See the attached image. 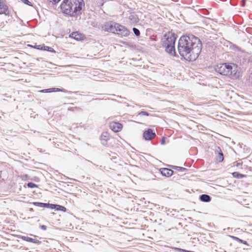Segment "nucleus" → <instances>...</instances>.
Wrapping results in <instances>:
<instances>
[{
    "instance_id": "nucleus-1",
    "label": "nucleus",
    "mask_w": 252,
    "mask_h": 252,
    "mask_svg": "<svg viewBox=\"0 0 252 252\" xmlns=\"http://www.w3.org/2000/svg\"><path fill=\"white\" fill-rule=\"evenodd\" d=\"M202 49L200 39L192 34H186L178 40L177 50L184 60L188 62L195 61L199 56Z\"/></svg>"
},
{
    "instance_id": "nucleus-2",
    "label": "nucleus",
    "mask_w": 252,
    "mask_h": 252,
    "mask_svg": "<svg viewBox=\"0 0 252 252\" xmlns=\"http://www.w3.org/2000/svg\"><path fill=\"white\" fill-rule=\"evenodd\" d=\"M84 6V0H63L60 8L63 14L71 17L77 18L82 14Z\"/></svg>"
},
{
    "instance_id": "nucleus-3",
    "label": "nucleus",
    "mask_w": 252,
    "mask_h": 252,
    "mask_svg": "<svg viewBox=\"0 0 252 252\" xmlns=\"http://www.w3.org/2000/svg\"><path fill=\"white\" fill-rule=\"evenodd\" d=\"M240 67L238 65L232 63H225L217 64L215 70L219 74L227 76L232 79H239L240 77Z\"/></svg>"
},
{
    "instance_id": "nucleus-4",
    "label": "nucleus",
    "mask_w": 252,
    "mask_h": 252,
    "mask_svg": "<svg viewBox=\"0 0 252 252\" xmlns=\"http://www.w3.org/2000/svg\"><path fill=\"white\" fill-rule=\"evenodd\" d=\"M163 37L165 38V39L163 38L161 39L162 46H164L165 43V44L170 45L175 44L177 35L174 32H168L164 34Z\"/></svg>"
},
{
    "instance_id": "nucleus-5",
    "label": "nucleus",
    "mask_w": 252,
    "mask_h": 252,
    "mask_svg": "<svg viewBox=\"0 0 252 252\" xmlns=\"http://www.w3.org/2000/svg\"><path fill=\"white\" fill-rule=\"evenodd\" d=\"M163 37L165 38V39L163 38L161 39L162 46H164L165 43V44L170 45L175 44L177 35L174 32H168L164 34Z\"/></svg>"
},
{
    "instance_id": "nucleus-6",
    "label": "nucleus",
    "mask_w": 252,
    "mask_h": 252,
    "mask_svg": "<svg viewBox=\"0 0 252 252\" xmlns=\"http://www.w3.org/2000/svg\"><path fill=\"white\" fill-rule=\"evenodd\" d=\"M118 24L112 21L106 22L101 26V30L115 34L116 31H117L116 27Z\"/></svg>"
},
{
    "instance_id": "nucleus-7",
    "label": "nucleus",
    "mask_w": 252,
    "mask_h": 252,
    "mask_svg": "<svg viewBox=\"0 0 252 252\" xmlns=\"http://www.w3.org/2000/svg\"><path fill=\"white\" fill-rule=\"evenodd\" d=\"M116 30L115 34L121 35L123 36H127L130 33V31L127 28L119 23L116 27Z\"/></svg>"
},
{
    "instance_id": "nucleus-8",
    "label": "nucleus",
    "mask_w": 252,
    "mask_h": 252,
    "mask_svg": "<svg viewBox=\"0 0 252 252\" xmlns=\"http://www.w3.org/2000/svg\"><path fill=\"white\" fill-rule=\"evenodd\" d=\"M156 136L154 130L150 128L146 129L143 133V138L145 141H151Z\"/></svg>"
},
{
    "instance_id": "nucleus-9",
    "label": "nucleus",
    "mask_w": 252,
    "mask_h": 252,
    "mask_svg": "<svg viewBox=\"0 0 252 252\" xmlns=\"http://www.w3.org/2000/svg\"><path fill=\"white\" fill-rule=\"evenodd\" d=\"M162 47L165 48V51L170 55L173 57H179L176 54L175 45L165 44V43L164 46H162Z\"/></svg>"
},
{
    "instance_id": "nucleus-10",
    "label": "nucleus",
    "mask_w": 252,
    "mask_h": 252,
    "mask_svg": "<svg viewBox=\"0 0 252 252\" xmlns=\"http://www.w3.org/2000/svg\"><path fill=\"white\" fill-rule=\"evenodd\" d=\"M29 46L39 50L46 51L51 53H56L55 50L52 47L45 46L44 44L34 46L29 45Z\"/></svg>"
},
{
    "instance_id": "nucleus-11",
    "label": "nucleus",
    "mask_w": 252,
    "mask_h": 252,
    "mask_svg": "<svg viewBox=\"0 0 252 252\" xmlns=\"http://www.w3.org/2000/svg\"><path fill=\"white\" fill-rule=\"evenodd\" d=\"M110 128L115 132L121 131L123 128V125L119 122H113L110 123Z\"/></svg>"
},
{
    "instance_id": "nucleus-12",
    "label": "nucleus",
    "mask_w": 252,
    "mask_h": 252,
    "mask_svg": "<svg viewBox=\"0 0 252 252\" xmlns=\"http://www.w3.org/2000/svg\"><path fill=\"white\" fill-rule=\"evenodd\" d=\"M226 42L227 43V47L229 48V50L233 51L234 52H244L243 49L236 44H235L229 41H227Z\"/></svg>"
},
{
    "instance_id": "nucleus-13",
    "label": "nucleus",
    "mask_w": 252,
    "mask_h": 252,
    "mask_svg": "<svg viewBox=\"0 0 252 252\" xmlns=\"http://www.w3.org/2000/svg\"><path fill=\"white\" fill-rule=\"evenodd\" d=\"M159 171L163 176L166 177H171L174 173L173 170L167 168H161L159 169Z\"/></svg>"
},
{
    "instance_id": "nucleus-14",
    "label": "nucleus",
    "mask_w": 252,
    "mask_h": 252,
    "mask_svg": "<svg viewBox=\"0 0 252 252\" xmlns=\"http://www.w3.org/2000/svg\"><path fill=\"white\" fill-rule=\"evenodd\" d=\"M8 14V6L5 4L3 0H0V14H5L7 15Z\"/></svg>"
},
{
    "instance_id": "nucleus-15",
    "label": "nucleus",
    "mask_w": 252,
    "mask_h": 252,
    "mask_svg": "<svg viewBox=\"0 0 252 252\" xmlns=\"http://www.w3.org/2000/svg\"><path fill=\"white\" fill-rule=\"evenodd\" d=\"M215 154L217 155L216 160L218 162H221L224 159L223 154L220 147H218L215 151Z\"/></svg>"
},
{
    "instance_id": "nucleus-16",
    "label": "nucleus",
    "mask_w": 252,
    "mask_h": 252,
    "mask_svg": "<svg viewBox=\"0 0 252 252\" xmlns=\"http://www.w3.org/2000/svg\"><path fill=\"white\" fill-rule=\"evenodd\" d=\"M109 139V134L107 132H103L100 136L101 143L103 146L107 145V141Z\"/></svg>"
},
{
    "instance_id": "nucleus-17",
    "label": "nucleus",
    "mask_w": 252,
    "mask_h": 252,
    "mask_svg": "<svg viewBox=\"0 0 252 252\" xmlns=\"http://www.w3.org/2000/svg\"><path fill=\"white\" fill-rule=\"evenodd\" d=\"M50 209L63 212H65L67 211L66 208L64 206L56 204H50Z\"/></svg>"
},
{
    "instance_id": "nucleus-18",
    "label": "nucleus",
    "mask_w": 252,
    "mask_h": 252,
    "mask_svg": "<svg viewBox=\"0 0 252 252\" xmlns=\"http://www.w3.org/2000/svg\"><path fill=\"white\" fill-rule=\"evenodd\" d=\"M128 19L130 21L131 23L133 25H135L139 22V19L138 16L136 14V13L133 12H131L128 17Z\"/></svg>"
},
{
    "instance_id": "nucleus-19",
    "label": "nucleus",
    "mask_w": 252,
    "mask_h": 252,
    "mask_svg": "<svg viewBox=\"0 0 252 252\" xmlns=\"http://www.w3.org/2000/svg\"><path fill=\"white\" fill-rule=\"evenodd\" d=\"M20 238L21 239H22L23 240L30 242V243L37 244H39L41 243V242L40 241H39L38 240L33 239V238H31L28 236H20Z\"/></svg>"
},
{
    "instance_id": "nucleus-20",
    "label": "nucleus",
    "mask_w": 252,
    "mask_h": 252,
    "mask_svg": "<svg viewBox=\"0 0 252 252\" xmlns=\"http://www.w3.org/2000/svg\"><path fill=\"white\" fill-rule=\"evenodd\" d=\"M234 61L236 62L235 63L237 64L239 67V66H241L244 64L246 62V59L241 55H237L235 56Z\"/></svg>"
},
{
    "instance_id": "nucleus-21",
    "label": "nucleus",
    "mask_w": 252,
    "mask_h": 252,
    "mask_svg": "<svg viewBox=\"0 0 252 252\" xmlns=\"http://www.w3.org/2000/svg\"><path fill=\"white\" fill-rule=\"evenodd\" d=\"M63 91L61 88H50L49 89H46L40 90L39 92L42 93H53V92H61Z\"/></svg>"
},
{
    "instance_id": "nucleus-22",
    "label": "nucleus",
    "mask_w": 252,
    "mask_h": 252,
    "mask_svg": "<svg viewBox=\"0 0 252 252\" xmlns=\"http://www.w3.org/2000/svg\"><path fill=\"white\" fill-rule=\"evenodd\" d=\"M199 200L203 202H209L211 200V197L207 194H202L199 196Z\"/></svg>"
},
{
    "instance_id": "nucleus-23",
    "label": "nucleus",
    "mask_w": 252,
    "mask_h": 252,
    "mask_svg": "<svg viewBox=\"0 0 252 252\" xmlns=\"http://www.w3.org/2000/svg\"><path fill=\"white\" fill-rule=\"evenodd\" d=\"M34 206L41 207L50 208V203H42L39 202H33L32 203Z\"/></svg>"
},
{
    "instance_id": "nucleus-24",
    "label": "nucleus",
    "mask_w": 252,
    "mask_h": 252,
    "mask_svg": "<svg viewBox=\"0 0 252 252\" xmlns=\"http://www.w3.org/2000/svg\"><path fill=\"white\" fill-rule=\"evenodd\" d=\"M168 166L173 169L176 170H177L179 172H185L188 170V169H187L185 167H180V166H175V165H168Z\"/></svg>"
},
{
    "instance_id": "nucleus-25",
    "label": "nucleus",
    "mask_w": 252,
    "mask_h": 252,
    "mask_svg": "<svg viewBox=\"0 0 252 252\" xmlns=\"http://www.w3.org/2000/svg\"><path fill=\"white\" fill-rule=\"evenodd\" d=\"M232 175L234 178L237 179H242L247 177L246 175L241 174L238 172H234L232 173Z\"/></svg>"
},
{
    "instance_id": "nucleus-26",
    "label": "nucleus",
    "mask_w": 252,
    "mask_h": 252,
    "mask_svg": "<svg viewBox=\"0 0 252 252\" xmlns=\"http://www.w3.org/2000/svg\"><path fill=\"white\" fill-rule=\"evenodd\" d=\"M229 237H230L231 238H232L233 240L240 243H242V244H244L245 245H246L247 246H249V245L247 243V242L246 241H244V240H243L241 239H240L239 238L237 237H236V236H231V235H229Z\"/></svg>"
},
{
    "instance_id": "nucleus-27",
    "label": "nucleus",
    "mask_w": 252,
    "mask_h": 252,
    "mask_svg": "<svg viewBox=\"0 0 252 252\" xmlns=\"http://www.w3.org/2000/svg\"><path fill=\"white\" fill-rule=\"evenodd\" d=\"M169 248L171 249L169 250L170 251L175 250L180 252H194L193 251L186 250L185 249L174 247H169Z\"/></svg>"
},
{
    "instance_id": "nucleus-28",
    "label": "nucleus",
    "mask_w": 252,
    "mask_h": 252,
    "mask_svg": "<svg viewBox=\"0 0 252 252\" xmlns=\"http://www.w3.org/2000/svg\"><path fill=\"white\" fill-rule=\"evenodd\" d=\"M76 40L79 41L83 39L84 37V35L82 33H81L79 32H76Z\"/></svg>"
},
{
    "instance_id": "nucleus-29",
    "label": "nucleus",
    "mask_w": 252,
    "mask_h": 252,
    "mask_svg": "<svg viewBox=\"0 0 252 252\" xmlns=\"http://www.w3.org/2000/svg\"><path fill=\"white\" fill-rule=\"evenodd\" d=\"M61 90L63 91H61L62 92L65 93H67V94H80V92H79V91L71 92V91H67V90H65V89H63V88H62V89H61Z\"/></svg>"
},
{
    "instance_id": "nucleus-30",
    "label": "nucleus",
    "mask_w": 252,
    "mask_h": 252,
    "mask_svg": "<svg viewBox=\"0 0 252 252\" xmlns=\"http://www.w3.org/2000/svg\"><path fill=\"white\" fill-rule=\"evenodd\" d=\"M69 111L74 112L75 111H81L82 110V108L78 107H69L67 109Z\"/></svg>"
},
{
    "instance_id": "nucleus-31",
    "label": "nucleus",
    "mask_w": 252,
    "mask_h": 252,
    "mask_svg": "<svg viewBox=\"0 0 252 252\" xmlns=\"http://www.w3.org/2000/svg\"><path fill=\"white\" fill-rule=\"evenodd\" d=\"M141 115L149 116L151 115L148 112L145 111L144 110H142L138 113L137 116H141Z\"/></svg>"
},
{
    "instance_id": "nucleus-32",
    "label": "nucleus",
    "mask_w": 252,
    "mask_h": 252,
    "mask_svg": "<svg viewBox=\"0 0 252 252\" xmlns=\"http://www.w3.org/2000/svg\"><path fill=\"white\" fill-rule=\"evenodd\" d=\"M132 31L136 37H139L140 35V31L136 28H133Z\"/></svg>"
},
{
    "instance_id": "nucleus-33",
    "label": "nucleus",
    "mask_w": 252,
    "mask_h": 252,
    "mask_svg": "<svg viewBox=\"0 0 252 252\" xmlns=\"http://www.w3.org/2000/svg\"><path fill=\"white\" fill-rule=\"evenodd\" d=\"M27 187L29 188H37L38 185L32 183V182H29L27 183Z\"/></svg>"
},
{
    "instance_id": "nucleus-34",
    "label": "nucleus",
    "mask_w": 252,
    "mask_h": 252,
    "mask_svg": "<svg viewBox=\"0 0 252 252\" xmlns=\"http://www.w3.org/2000/svg\"><path fill=\"white\" fill-rule=\"evenodd\" d=\"M25 4L32 6V4L31 2H30L29 0H21Z\"/></svg>"
},
{
    "instance_id": "nucleus-35",
    "label": "nucleus",
    "mask_w": 252,
    "mask_h": 252,
    "mask_svg": "<svg viewBox=\"0 0 252 252\" xmlns=\"http://www.w3.org/2000/svg\"><path fill=\"white\" fill-rule=\"evenodd\" d=\"M76 32H72V33H71L69 34V37L70 38L76 39V37L75 36L76 35Z\"/></svg>"
},
{
    "instance_id": "nucleus-36",
    "label": "nucleus",
    "mask_w": 252,
    "mask_h": 252,
    "mask_svg": "<svg viewBox=\"0 0 252 252\" xmlns=\"http://www.w3.org/2000/svg\"><path fill=\"white\" fill-rule=\"evenodd\" d=\"M246 0H241V1H240V5L242 6V7H244L246 5Z\"/></svg>"
},
{
    "instance_id": "nucleus-37",
    "label": "nucleus",
    "mask_w": 252,
    "mask_h": 252,
    "mask_svg": "<svg viewBox=\"0 0 252 252\" xmlns=\"http://www.w3.org/2000/svg\"><path fill=\"white\" fill-rule=\"evenodd\" d=\"M61 0H50V1L52 2V4H56L58 3Z\"/></svg>"
},
{
    "instance_id": "nucleus-38",
    "label": "nucleus",
    "mask_w": 252,
    "mask_h": 252,
    "mask_svg": "<svg viewBox=\"0 0 252 252\" xmlns=\"http://www.w3.org/2000/svg\"><path fill=\"white\" fill-rule=\"evenodd\" d=\"M165 137H162L161 138V141H160V144L161 145H164L165 144Z\"/></svg>"
},
{
    "instance_id": "nucleus-39",
    "label": "nucleus",
    "mask_w": 252,
    "mask_h": 252,
    "mask_svg": "<svg viewBox=\"0 0 252 252\" xmlns=\"http://www.w3.org/2000/svg\"><path fill=\"white\" fill-rule=\"evenodd\" d=\"M39 228L43 230H46L47 229V226L45 225H40Z\"/></svg>"
},
{
    "instance_id": "nucleus-40",
    "label": "nucleus",
    "mask_w": 252,
    "mask_h": 252,
    "mask_svg": "<svg viewBox=\"0 0 252 252\" xmlns=\"http://www.w3.org/2000/svg\"><path fill=\"white\" fill-rule=\"evenodd\" d=\"M235 165L237 167H241L242 166V163L237 162Z\"/></svg>"
},
{
    "instance_id": "nucleus-41",
    "label": "nucleus",
    "mask_w": 252,
    "mask_h": 252,
    "mask_svg": "<svg viewBox=\"0 0 252 252\" xmlns=\"http://www.w3.org/2000/svg\"><path fill=\"white\" fill-rule=\"evenodd\" d=\"M33 180L35 181V182H39V179L38 178V177H34Z\"/></svg>"
},
{
    "instance_id": "nucleus-42",
    "label": "nucleus",
    "mask_w": 252,
    "mask_h": 252,
    "mask_svg": "<svg viewBox=\"0 0 252 252\" xmlns=\"http://www.w3.org/2000/svg\"><path fill=\"white\" fill-rule=\"evenodd\" d=\"M112 159H113L115 160V162H116V160L117 159V158L116 157H112Z\"/></svg>"
},
{
    "instance_id": "nucleus-43",
    "label": "nucleus",
    "mask_w": 252,
    "mask_h": 252,
    "mask_svg": "<svg viewBox=\"0 0 252 252\" xmlns=\"http://www.w3.org/2000/svg\"><path fill=\"white\" fill-rule=\"evenodd\" d=\"M100 99H100V98H93V99H92V100H100Z\"/></svg>"
},
{
    "instance_id": "nucleus-44",
    "label": "nucleus",
    "mask_w": 252,
    "mask_h": 252,
    "mask_svg": "<svg viewBox=\"0 0 252 252\" xmlns=\"http://www.w3.org/2000/svg\"><path fill=\"white\" fill-rule=\"evenodd\" d=\"M244 249H246V250H251V249H249V248H244Z\"/></svg>"
},
{
    "instance_id": "nucleus-45",
    "label": "nucleus",
    "mask_w": 252,
    "mask_h": 252,
    "mask_svg": "<svg viewBox=\"0 0 252 252\" xmlns=\"http://www.w3.org/2000/svg\"><path fill=\"white\" fill-rule=\"evenodd\" d=\"M30 235H31V236H34V237H36V236H35V235H32V234H30Z\"/></svg>"
},
{
    "instance_id": "nucleus-46",
    "label": "nucleus",
    "mask_w": 252,
    "mask_h": 252,
    "mask_svg": "<svg viewBox=\"0 0 252 252\" xmlns=\"http://www.w3.org/2000/svg\"><path fill=\"white\" fill-rule=\"evenodd\" d=\"M88 161H89V162H91V163H92V161H91L90 160H88Z\"/></svg>"
}]
</instances>
